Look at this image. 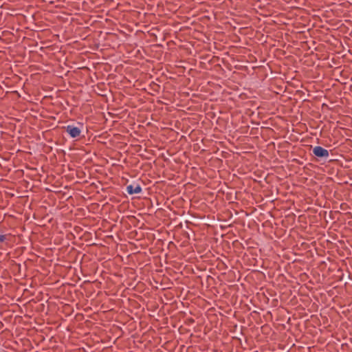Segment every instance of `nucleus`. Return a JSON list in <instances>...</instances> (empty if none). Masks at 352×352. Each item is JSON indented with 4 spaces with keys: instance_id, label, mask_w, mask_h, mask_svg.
Segmentation results:
<instances>
[{
    "instance_id": "4",
    "label": "nucleus",
    "mask_w": 352,
    "mask_h": 352,
    "mask_svg": "<svg viewBox=\"0 0 352 352\" xmlns=\"http://www.w3.org/2000/svg\"><path fill=\"white\" fill-rule=\"evenodd\" d=\"M6 239V235H3V234H1L0 235V243H3V241H5Z\"/></svg>"
},
{
    "instance_id": "3",
    "label": "nucleus",
    "mask_w": 352,
    "mask_h": 352,
    "mask_svg": "<svg viewBox=\"0 0 352 352\" xmlns=\"http://www.w3.org/2000/svg\"><path fill=\"white\" fill-rule=\"evenodd\" d=\"M126 190L129 195L138 194L142 192V187L139 184H130L126 186Z\"/></svg>"
},
{
    "instance_id": "2",
    "label": "nucleus",
    "mask_w": 352,
    "mask_h": 352,
    "mask_svg": "<svg viewBox=\"0 0 352 352\" xmlns=\"http://www.w3.org/2000/svg\"><path fill=\"white\" fill-rule=\"evenodd\" d=\"M312 152L315 156L320 158L327 159L329 156V151L320 146H316Z\"/></svg>"
},
{
    "instance_id": "1",
    "label": "nucleus",
    "mask_w": 352,
    "mask_h": 352,
    "mask_svg": "<svg viewBox=\"0 0 352 352\" xmlns=\"http://www.w3.org/2000/svg\"><path fill=\"white\" fill-rule=\"evenodd\" d=\"M65 131L69 134V135L72 138H77L81 134L80 128L76 126L73 124H68L65 126Z\"/></svg>"
}]
</instances>
